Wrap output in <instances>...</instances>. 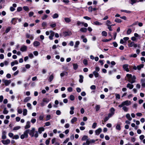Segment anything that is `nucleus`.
Instances as JSON below:
<instances>
[{
  "instance_id": "09e8293b",
  "label": "nucleus",
  "mask_w": 145,
  "mask_h": 145,
  "mask_svg": "<svg viewBox=\"0 0 145 145\" xmlns=\"http://www.w3.org/2000/svg\"><path fill=\"white\" fill-rule=\"evenodd\" d=\"M50 138H49L46 141V144L47 145H48L49 144Z\"/></svg>"
},
{
  "instance_id": "f704fd0d",
  "label": "nucleus",
  "mask_w": 145,
  "mask_h": 145,
  "mask_svg": "<svg viewBox=\"0 0 145 145\" xmlns=\"http://www.w3.org/2000/svg\"><path fill=\"white\" fill-rule=\"evenodd\" d=\"M73 69L74 70H76L78 67V65L77 63L73 64Z\"/></svg>"
},
{
  "instance_id": "774afa93",
  "label": "nucleus",
  "mask_w": 145,
  "mask_h": 145,
  "mask_svg": "<svg viewBox=\"0 0 145 145\" xmlns=\"http://www.w3.org/2000/svg\"><path fill=\"white\" fill-rule=\"evenodd\" d=\"M36 121V120L34 118H32L31 120V122L33 123H34Z\"/></svg>"
},
{
  "instance_id": "5fc2aeb1",
  "label": "nucleus",
  "mask_w": 145,
  "mask_h": 145,
  "mask_svg": "<svg viewBox=\"0 0 145 145\" xmlns=\"http://www.w3.org/2000/svg\"><path fill=\"white\" fill-rule=\"evenodd\" d=\"M97 125V123L95 122L93 123L92 125V127L93 129H95Z\"/></svg>"
},
{
  "instance_id": "0eeeda50",
  "label": "nucleus",
  "mask_w": 145,
  "mask_h": 145,
  "mask_svg": "<svg viewBox=\"0 0 145 145\" xmlns=\"http://www.w3.org/2000/svg\"><path fill=\"white\" fill-rule=\"evenodd\" d=\"M50 35L49 36V38L50 40L53 39V37L54 36L55 33L54 32L52 31H50Z\"/></svg>"
},
{
  "instance_id": "aec40b11",
  "label": "nucleus",
  "mask_w": 145,
  "mask_h": 145,
  "mask_svg": "<svg viewBox=\"0 0 145 145\" xmlns=\"http://www.w3.org/2000/svg\"><path fill=\"white\" fill-rule=\"evenodd\" d=\"M71 110L70 111V114H72L74 113V107L73 106H72L70 108Z\"/></svg>"
},
{
  "instance_id": "dca6fc26",
  "label": "nucleus",
  "mask_w": 145,
  "mask_h": 145,
  "mask_svg": "<svg viewBox=\"0 0 145 145\" xmlns=\"http://www.w3.org/2000/svg\"><path fill=\"white\" fill-rule=\"evenodd\" d=\"M68 74V73L67 72H65L64 71L62 72H61L60 74V76L61 77L65 75H66L67 76Z\"/></svg>"
},
{
  "instance_id": "473e14b6",
  "label": "nucleus",
  "mask_w": 145,
  "mask_h": 145,
  "mask_svg": "<svg viewBox=\"0 0 145 145\" xmlns=\"http://www.w3.org/2000/svg\"><path fill=\"white\" fill-rule=\"evenodd\" d=\"M115 110L114 108L112 107L111 108L110 110V113H112V114H114V112Z\"/></svg>"
},
{
  "instance_id": "9d476101",
  "label": "nucleus",
  "mask_w": 145,
  "mask_h": 145,
  "mask_svg": "<svg viewBox=\"0 0 145 145\" xmlns=\"http://www.w3.org/2000/svg\"><path fill=\"white\" fill-rule=\"evenodd\" d=\"M26 37L27 38H30L31 40H33V39L34 37L33 35H30L28 34H26Z\"/></svg>"
},
{
  "instance_id": "72a5a7b5",
  "label": "nucleus",
  "mask_w": 145,
  "mask_h": 145,
  "mask_svg": "<svg viewBox=\"0 0 145 145\" xmlns=\"http://www.w3.org/2000/svg\"><path fill=\"white\" fill-rule=\"evenodd\" d=\"M144 66V65L142 64H141L140 65H138L137 66V69L138 70H140L142 68H143Z\"/></svg>"
},
{
  "instance_id": "b1692460",
  "label": "nucleus",
  "mask_w": 145,
  "mask_h": 145,
  "mask_svg": "<svg viewBox=\"0 0 145 145\" xmlns=\"http://www.w3.org/2000/svg\"><path fill=\"white\" fill-rule=\"evenodd\" d=\"M130 41H128V46L129 47H131L133 46L134 42H129Z\"/></svg>"
},
{
  "instance_id": "f03ea898",
  "label": "nucleus",
  "mask_w": 145,
  "mask_h": 145,
  "mask_svg": "<svg viewBox=\"0 0 145 145\" xmlns=\"http://www.w3.org/2000/svg\"><path fill=\"white\" fill-rule=\"evenodd\" d=\"M131 104V102L130 101L126 100L125 101L123 102L121 105H119L118 106L120 108L122 107L123 106L126 105L128 106L130 105Z\"/></svg>"
},
{
  "instance_id": "ddd939ff",
  "label": "nucleus",
  "mask_w": 145,
  "mask_h": 145,
  "mask_svg": "<svg viewBox=\"0 0 145 145\" xmlns=\"http://www.w3.org/2000/svg\"><path fill=\"white\" fill-rule=\"evenodd\" d=\"M30 127V122L29 121H27L26 123V125L25 127V128L26 129L29 128Z\"/></svg>"
},
{
  "instance_id": "4be33fe9",
  "label": "nucleus",
  "mask_w": 145,
  "mask_h": 145,
  "mask_svg": "<svg viewBox=\"0 0 145 145\" xmlns=\"http://www.w3.org/2000/svg\"><path fill=\"white\" fill-rule=\"evenodd\" d=\"M64 20L66 23H68L71 22V19L70 18H64Z\"/></svg>"
},
{
  "instance_id": "c756f323",
  "label": "nucleus",
  "mask_w": 145,
  "mask_h": 145,
  "mask_svg": "<svg viewBox=\"0 0 145 145\" xmlns=\"http://www.w3.org/2000/svg\"><path fill=\"white\" fill-rule=\"evenodd\" d=\"M11 22L12 24L15 25L16 22V18H13Z\"/></svg>"
},
{
  "instance_id": "bb28decb",
  "label": "nucleus",
  "mask_w": 145,
  "mask_h": 145,
  "mask_svg": "<svg viewBox=\"0 0 145 145\" xmlns=\"http://www.w3.org/2000/svg\"><path fill=\"white\" fill-rule=\"evenodd\" d=\"M18 64V61L15 60L14 61L12 62L11 63V65L12 66H13L15 64Z\"/></svg>"
},
{
  "instance_id": "c03bdc74",
  "label": "nucleus",
  "mask_w": 145,
  "mask_h": 145,
  "mask_svg": "<svg viewBox=\"0 0 145 145\" xmlns=\"http://www.w3.org/2000/svg\"><path fill=\"white\" fill-rule=\"evenodd\" d=\"M20 128L21 127L20 126H17L13 128V130H17L20 129Z\"/></svg>"
},
{
  "instance_id": "603ef678",
  "label": "nucleus",
  "mask_w": 145,
  "mask_h": 145,
  "mask_svg": "<svg viewBox=\"0 0 145 145\" xmlns=\"http://www.w3.org/2000/svg\"><path fill=\"white\" fill-rule=\"evenodd\" d=\"M70 99L71 101H73L74 99V95H71L70 96Z\"/></svg>"
},
{
  "instance_id": "39448f33",
  "label": "nucleus",
  "mask_w": 145,
  "mask_h": 145,
  "mask_svg": "<svg viewBox=\"0 0 145 145\" xmlns=\"http://www.w3.org/2000/svg\"><path fill=\"white\" fill-rule=\"evenodd\" d=\"M3 81L5 83V85L6 86H8L11 82V81L10 80H7L3 79Z\"/></svg>"
},
{
  "instance_id": "f8f14e48",
  "label": "nucleus",
  "mask_w": 145,
  "mask_h": 145,
  "mask_svg": "<svg viewBox=\"0 0 145 145\" xmlns=\"http://www.w3.org/2000/svg\"><path fill=\"white\" fill-rule=\"evenodd\" d=\"M27 47L25 46H24L21 47L20 50L22 52H24L26 50Z\"/></svg>"
},
{
  "instance_id": "a878e982",
  "label": "nucleus",
  "mask_w": 145,
  "mask_h": 145,
  "mask_svg": "<svg viewBox=\"0 0 145 145\" xmlns=\"http://www.w3.org/2000/svg\"><path fill=\"white\" fill-rule=\"evenodd\" d=\"M100 108V106L99 105H96L95 106L96 111L97 112L99 110Z\"/></svg>"
},
{
  "instance_id": "8fccbe9b",
  "label": "nucleus",
  "mask_w": 145,
  "mask_h": 145,
  "mask_svg": "<svg viewBox=\"0 0 145 145\" xmlns=\"http://www.w3.org/2000/svg\"><path fill=\"white\" fill-rule=\"evenodd\" d=\"M8 111L6 110V108H5L3 111V113L4 114H7L8 113Z\"/></svg>"
},
{
  "instance_id": "680f3d73",
  "label": "nucleus",
  "mask_w": 145,
  "mask_h": 145,
  "mask_svg": "<svg viewBox=\"0 0 145 145\" xmlns=\"http://www.w3.org/2000/svg\"><path fill=\"white\" fill-rule=\"evenodd\" d=\"M93 8L91 6L89 7L88 8V11L89 12H91L93 11Z\"/></svg>"
},
{
  "instance_id": "393cba45",
  "label": "nucleus",
  "mask_w": 145,
  "mask_h": 145,
  "mask_svg": "<svg viewBox=\"0 0 145 145\" xmlns=\"http://www.w3.org/2000/svg\"><path fill=\"white\" fill-rule=\"evenodd\" d=\"M79 76L80 78L79 80V82L80 83H82L83 82V79L84 78V77L82 75H80Z\"/></svg>"
},
{
  "instance_id": "6e6d98bb",
  "label": "nucleus",
  "mask_w": 145,
  "mask_h": 145,
  "mask_svg": "<svg viewBox=\"0 0 145 145\" xmlns=\"http://www.w3.org/2000/svg\"><path fill=\"white\" fill-rule=\"evenodd\" d=\"M115 96L116 99H120V97L119 94L116 93L115 94Z\"/></svg>"
},
{
  "instance_id": "79ce46f5",
  "label": "nucleus",
  "mask_w": 145,
  "mask_h": 145,
  "mask_svg": "<svg viewBox=\"0 0 145 145\" xmlns=\"http://www.w3.org/2000/svg\"><path fill=\"white\" fill-rule=\"evenodd\" d=\"M122 109L125 112H127L128 111V108L125 106H123Z\"/></svg>"
},
{
  "instance_id": "20e7f679",
  "label": "nucleus",
  "mask_w": 145,
  "mask_h": 145,
  "mask_svg": "<svg viewBox=\"0 0 145 145\" xmlns=\"http://www.w3.org/2000/svg\"><path fill=\"white\" fill-rule=\"evenodd\" d=\"M1 142L3 143L5 145H7L9 144L10 142V140L8 139H7L6 140H2Z\"/></svg>"
},
{
  "instance_id": "2eb2a0df",
  "label": "nucleus",
  "mask_w": 145,
  "mask_h": 145,
  "mask_svg": "<svg viewBox=\"0 0 145 145\" xmlns=\"http://www.w3.org/2000/svg\"><path fill=\"white\" fill-rule=\"evenodd\" d=\"M29 129H27L25 131L24 133V135L25 137V138H27L28 137V134L29 133Z\"/></svg>"
},
{
  "instance_id": "338daca9",
  "label": "nucleus",
  "mask_w": 145,
  "mask_h": 145,
  "mask_svg": "<svg viewBox=\"0 0 145 145\" xmlns=\"http://www.w3.org/2000/svg\"><path fill=\"white\" fill-rule=\"evenodd\" d=\"M8 135L11 138L12 137H13L14 136V134L12 133H9L8 134Z\"/></svg>"
},
{
  "instance_id": "a19ab883",
  "label": "nucleus",
  "mask_w": 145,
  "mask_h": 145,
  "mask_svg": "<svg viewBox=\"0 0 145 145\" xmlns=\"http://www.w3.org/2000/svg\"><path fill=\"white\" fill-rule=\"evenodd\" d=\"M88 138V137L87 136L84 135V136L82 138V140H86L88 139L87 138Z\"/></svg>"
},
{
  "instance_id": "a18cd8bd",
  "label": "nucleus",
  "mask_w": 145,
  "mask_h": 145,
  "mask_svg": "<svg viewBox=\"0 0 145 145\" xmlns=\"http://www.w3.org/2000/svg\"><path fill=\"white\" fill-rule=\"evenodd\" d=\"M77 25L78 26L80 25V24L83 25L84 24V22H80L79 21H78L77 22Z\"/></svg>"
},
{
  "instance_id": "58836bf2",
  "label": "nucleus",
  "mask_w": 145,
  "mask_h": 145,
  "mask_svg": "<svg viewBox=\"0 0 145 145\" xmlns=\"http://www.w3.org/2000/svg\"><path fill=\"white\" fill-rule=\"evenodd\" d=\"M94 24L96 25H102V24L100 22H99L98 21H95L94 22Z\"/></svg>"
},
{
  "instance_id": "6e6552de",
  "label": "nucleus",
  "mask_w": 145,
  "mask_h": 145,
  "mask_svg": "<svg viewBox=\"0 0 145 145\" xmlns=\"http://www.w3.org/2000/svg\"><path fill=\"white\" fill-rule=\"evenodd\" d=\"M95 142V140H89L88 139L86 140V143L87 145H89L91 143H94Z\"/></svg>"
},
{
  "instance_id": "4468645a",
  "label": "nucleus",
  "mask_w": 145,
  "mask_h": 145,
  "mask_svg": "<svg viewBox=\"0 0 145 145\" xmlns=\"http://www.w3.org/2000/svg\"><path fill=\"white\" fill-rule=\"evenodd\" d=\"M133 85L130 83H128L127 85V87L129 88L130 89H132L133 88Z\"/></svg>"
},
{
  "instance_id": "37998d69",
  "label": "nucleus",
  "mask_w": 145,
  "mask_h": 145,
  "mask_svg": "<svg viewBox=\"0 0 145 145\" xmlns=\"http://www.w3.org/2000/svg\"><path fill=\"white\" fill-rule=\"evenodd\" d=\"M102 35L103 36H106L107 35V33L106 31H104L102 32Z\"/></svg>"
},
{
  "instance_id": "f257e3e1",
  "label": "nucleus",
  "mask_w": 145,
  "mask_h": 145,
  "mask_svg": "<svg viewBox=\"0 0 145 145\" xmlns=\"http://www.w3.org/2000/svg\"><path fill=\"white\" fill-rule=\"evenodd\" d=\"M126 76L127 78V80L131 84H133L135 82L136 77L134 75L132 76L131 74H127Z\"/></svg>"
},
{
  "instance_id": "f3484780",
  "label": "nucleus",
  "mask_w": 145,
  "mask_h": 145,
  "mask_svg": "<svg viewBox=\"0 0 145 145\" xmlns=\"http://www.w3.org/2000/svg\"><path fill=\"white\" fill-rule=\"evenodd\" d=\"M44 129L43 127H39L38 129V132L40 134H41L42 133V131H44Z\"/></svg>"
},
{
  "instance_id": "bf43d9fd",
  "label": "nucleus",
  "mask_w": 145,
  "mask_h": 145,
  "mask_svg": "<svg viewBox=\"0 0 145 145\" xmlns=\"http://www.w3.org/2000/svg\"><path fill=\"white\" fill-rule=\"evenodd\" d=\"M115 22H117L120 23V22H121L122 21L120 19H116L115 20Z\"/></svg>"
},
{
  "instance_id": "c9c22d12",
  "label": "nucleus",
  "mask_w": 145,
  "mask_h": 145,
  "mask_svg": "<svg viewBox=\"0 0 145 145\" xmlns=\"http://www.w3.org/2000/svg\"><path fill=\"white\" fill-rule=\"evenodd\" d=\"M27 113V110L26 109H24L23 110V115L24 116H25Z\"/></svg>"
},
{
  "instance_id": "412c9836",
  "label": "nucleus",
  "mask_w": 145,
  "mask_h": 145,
  "mask_svg": "<svg viewBox=\"0 0 145 145\" xmlns=\"http://www.w3.org/2000/svg\"><path fill=\"white\" fill-rule=\"evenodd\" d=\"M126 117L129 121H131L132 119L129 114H127L126 115Z\"/></svg>"
},
{
  "instance_id": "13d9d810",
  "label": "nucleus",
  "mask_w": 145,
  "mask_h": 145,
  "mask_svg": "<svg viewBox=\"0 0 145 145\" xmlns=\"http://www.w3.org/2000/svg\"><path fill=\"white\" fill-rule=\"evenodd\" d=\"M51 116L50 115H48L46 116V121L49 120L50 119Z\"/></svg>"
},
{
  "instance_id": "49530a36",
  "label": "nucleus",
  "mask_w": 145,
  "mask_h": 145,
  "mask_svg": "<svg viewBox=\"0 0 145 145\" xmlns=\"http://www.w3.org/2000/svg\"><path fill=\"white\" fill-rule=\"evenodd\" d=\"M24 9L26 11H28L29 10V8L27 6H24L23 7Z\"/></svg>"
},
{
  "instance_id": "864d4df0",
  "label": "nucleus",
  "mask_w": 145,
  "mask_h": 145,
  "mask_svg": "<svg viewBox=\"0 0 145 145\" xmlns=\"http://www.w3.org/2000/svg\"><path fill=\"white\" fill-rule=\"evenodd\" d=\"M19 138V136L18 135H15L12 137L13 139H18Z\"/></svg>"
},
{
  "instance_id": "9b49d317",
  "label": "nucleus",
  "mask_w": 145,
  "mask_h": 145,
  "mask_svg": "<svg viewBox=\"0 0 145 145\" xmlns=\"http://www.w3.org/2000/svg\"><path fill=\"white\" fill-rule=\"evenodd\" d=\"M128 65L127 64H125L123 65V68L127 72L129 71L128 68Z\"/></svg>"
},
{
  "instance_id": "c85d7f7f",
  "label": "nucleus",
  "mask_w": 145,
  "mask_h": 145,
  "mask_svg": "<svg viewBox=\"0 0 145 145\" xmlns=\"http://www.w3.org/2000/svg\"><path fill=\"white\" fill-rule=\"evenodd\" d=\"M31 99L30 97H26L24 100V102L26 103L29 101Z\"/></svg>"
},
{
  "instance_id": "e2e57ef3",
  "label": "nucleus",
  "mask_w": 145,
  "mask_h": 145,
  "mask_svg": "<svg viewBox=\"0 0 145 145\" xmlns=\"http://www.w3.org/2000/svg\"><path fill=\"white\" fill-rule=\"evenodd\" d=\"M34 14V13L33 12H29V16L30 17H31Z\"/></svg>"
},
{
  "instance_id": "4d7b16f0",
  "label": "nucleus",
  "mask_w": 145,
  "mask_h": 145,
  "mask_svg": "<svg viewBox=\"0 0 145 145\" xmlns=\"http://www.w3.org/2000/svg\"><path fill=\"white\" fill-rule=\"evenodd\" d=\"M131 31H132V30L131 29H128L127 32V34H128V35L130 34L131 33Z\"/></svg>"
},
{
  "instance_id": "0e129e2a",
  "label": "nucleus",
  "mask_w": 145,
  "mask_h": 145,
  "mask_svg": "<svg viewBox=\"0 0 145 145\" xmlns=\"http://www.w3.org/2000/svg\"><path fill=\"white\" fill-rule=\"evenodd\" d=\"M43 101L44 102L47 103L49 102V100L46 99L44 98L43 100Z\"/></svg>"
},
{
  "instance_id": "ea45409f",
  "label": "nucleus",
  "mask_w": 145,
  "mask_h": 145,
  "mask_svg": "<svg viewBox=\"0 0 145 145\" xmlns=\"http://www.w3.org/2000/svg\"><path fill=\"white\" fill-rule=\"evenodd\" d=\"M59 15L57 13H55L52 16L53 18L54 19L58 17Z\"/></svg>"
},
{
  "instance_id": "3c124183",
  "label": "nucleus",
  "mask_w": 145,
  "mask_h": 145,
  "mask_svg": "<svg viewBox=\"0 0 145 145\" xmlns=\"http://www.w3.org/2000/svg\"><path fill=\"white\" fill-rule=\"evenodd\" d=\"M111 24V22L110 20H108L106 21V25L107 26H111L110 24Z\"/></svg>"
},
{
  "instance_id": "e433bc0d",
  "label": "nucleus",
  "mask_w": 145,
  "mask_h": 145,
  "mask_svg": "<svg viewBox=\"0 0 145 145\" xmlns=\"http://www.w3.org/2000/svg\"><path fill=\"white\" fill-rule=\"evenodd\" d=\"M80 42L79 41H76L75 43V44L74 46V48H77L78 47V45L79 44Z\"/></svg>"
},
{
  "instance_id": "1a4fd4ad",
  "label": "nucleus",
  "mask_w": 145,
  "mask_h": 145,
  "mask_svg": "<svg viewBox=\"0 0 145 145\" xmlns=\"http://www.w3.org/2000/svg\"><path fill=\"white\" fill-rule=\"evenodd\" d=\"M102 131L101 128H99L95 131V133L96 135H98Z\"/></svg>"
},
{
  "instance_id": "4c0bfd02",
  "label": "nucleus",
  "mask_w": 145,
  "mask_h": 145,
  "mask_svg": "<svg viewBox=\"0 0 145 145\" xmlns=\"http://www.w3.org/2000/svg\"><path fill=\"white\" fill-rule=\"evenodd\" d=\"M116 129L118 130H120L121 129L120 125L119 124H117L116 127Z\"/></svg>"
},
{
  "instance_id": "6ab92c4d",
  "label": "nucleus",
  "mask_w": 145,
  "mask_h": 145,
  "mask_svg": "<svg viewBox=\"0 0 145 145\" xmlns=\"http://www.w3.org/2000/svg\"><path fill=\"white\" fill-rule=\"evenodd\" d=\"M40 44V43L37 41H36L34 42L33 45L35 46H37Z\"/></svg>"
},
{
  "instance_id": "5701e85b",
  "label": "nucleus",
  "mask_w": 145,
  "mask_h": 145,
  "mask_svg": "<svg viewBox=\"0 0 145 145\" xmlns=\"http://www.w3.org/2000/svg\"><path fill=\"white\" fill-rule=\"evenodd\" d=\"M80 30L82 32H86L87 31V29L84 27H82L80 29Z\"/></svg>"
},
{
  "instance_id": "a211bd4d",
  "label": "nucleus",
  "mask_w": 145,
  "mask_h": 145,
  "mask_svg": "<svg viewBox=\"0 0 145 145\" xmlns=\"http://www.w3.org/2000/svg\"><path fill=\"white\" fill-rule=\"evenodd\" d=\"M54 78L53 74H51L49 77L48 80L50 82H51Z\"/></svg>"
},
{
  "instance_id": "69168bd1",
  "label": "nucleus",
  "mask_w": 145,
  "mask_h": 145,
  "mask_svg": "<svg viewBox=\"0 0 145 145\" xmlns=\"http://www.w3.org/2000/svg\"><path fill=\"white\" fill-rule=\"evenodd\" d=\"M137 55L136 54H135L133 55V54H131L130 55V57H137Z\"/></svg>"
},
{
  "instance_id": "7c9ffc66",
  "label": "nucleus",
  "mask_w": 145,
  "mask_h": 145,
  "mask_svg": "<svg viewBox=\"0 0 145 145\" xmlns=\"http://www.w3.org/2000/svg\"><path fill=\"white\" fill-rule=\"evenodd\" d=\"M47 25V23L45 22H43L42 24V26L43 27L44 29H45Z\"/></svg>"
},
{
  "instance_id": "052dcab7",
  "label": "nucleus",
  "mask_w": 145,
  "mask_h": 145,
  "mask_svg": "<svg viewBox=\"0 0 145 145\" xmlns=\"http://www.w3.org/2000/svg\"><path fill=\"white\" fill-rule=\"evenodd\" d=\"M22 10V8L21 7H18L17 9V11L18 12H20Z\"/></svg>"
},
{
  "instance_id": "423d86ee",
  "label": "nucleus",
  "mask_w": 145,
  "mask_h": 145,
  "mask_svg": "<svg viewBox=\"0 0 145 145\" xmlns=\"http://www.w3.org/2000/svg\"><path fill=\"white\" fill-rule=\"evenodd\" d=\"M72 34L71 32H63V34L64 37H65L67 36H70Z\"/></svg>"
},
{
  "instance_id": "7ed1b4c3",
  "label": "nucleus",
  "mask_w": 145,
  "mask_h": 145,
  "mask_svg": "<svg viewBox=\"0 0 145 145\" xmlns=\"http://www.w3.org/2000/svg\"><path fill=\"white\" fill-rule=\"evenodd\" d=\"M35 129L34 128H33L31 130H29V135L31 136V137H33L34 136V133Z\"/></svg>"
},
{
  "instance_id": "cd10ccee",
  "label": "nucleus",
  "mask_w": 145,
  "mask_h": 145,
  "mask_svg": "<svg viewBox=\"0 0 145 145\" xmlns=\"http://www.w3.org/2000/svg\"><path fill=\"white\" fill-rule=\"evenodd\" d=\"M93 73L94 75L96 77H98L99 75V73L96 71H94L93 72Z\"/></svg>"
},
{
  "instance_id": "2f4dec72",
  "label": "nucleus",
  "mask_w": 145,
  "mask_h": 145,
  "mask_svg": "<svg viewBox=\"0 0 145 145\" xmlns=\"http://www.w3.org/2000/svg\"><path fill=\"white\" fill-rule=\"evenodd\" d=\"M77 119L76 117H74L71 120V122L72 123H73L74 122L77 120Z\"/></svg>"
},
{
  "instance_id": "de8ad7c7",
  "label": "nucleus",
  "mask_w": 145,
  "mask_h": 145,
  "mask_svg": "<svg viewBox=\"0 0 145 145\" xmlns=\"http://www.w3.org/2000/svg\"><path fill=\"white\" fill-rule=\"evenodd\" d=\"M83 63L85 65H88V61L87 59H84L83 60Z\"/></svg>"
}]
</instances>
